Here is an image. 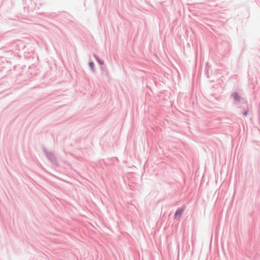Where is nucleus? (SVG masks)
I'll return each instance as SVG.
<instances>
[{
    "instance_id": "nucleus-1",
    "label": "nucleus",
    "mask_w": 260,
    "mask_h": 260,
    "mask_svg": "<svg viewBox=\"0 0 260 260\" xmlns=\"http://www.w3.org/2000/svg\"><path fill=\"white\" fill-rule=\"evenodd\" d=\"M14 47L15 48V50H11L10 52L13 53L14 55L16 57H21L23 56L24 58L29 59L34 58L35 54L31 52H26L27 46L25 43L21 40H17L14 43Z\"/></svg>"
},
{
    "instance_id": "nucleus-2",
    "label": "nucleus",
    "mask_w": 260,
    "mask_h": 260,
    "mask_svg": "<svg viewBox=\"0 0 260 260\" xmlns=\"http://www.w3.org/2000/svg\"><path fill=\"white\" fill-rule=\"evenodd\" d=\"M42 149L46 157L51 162V164L56 167L58 166V164L56 160L54 154L52 152L48 151L44 146H42Z\"/></svg>"
},
{
    "instance_id": "nucleus-3",
    "label": "nucleus",
    "mask_w": 260,
    "mask_h": 260,
    "mask_svg": "<svg viewBox=\"0 0 260 260\" xmlns=\"http://www.w3.org/2000/svg\"><path fill=\"white\" fill-rule=\"evenodd\" d=\"M24 6L23 9L24 11H26L27 13L29 12L34 11L36 8V4L32 0H29L28 3H26L25 0H23Z\"/></svg>"
},
{
    "instance_id": "nucleus-4",
    "label": "nucleus",
    "mask_w": 260,
    "mask_h": 260,
    "mask_svg": "<svg viewBox=\"0 0 260 260\" xmlns=\"http://www.w3.org/2000/svg\"><path fill=\"white\" fill-rule=\"evenodd\" d=\"M231 97L233 98L234 100L237 102H239L241 100V96L237 92H234L231 94Z\"/></svg>"
},
{
    "instance_id": "nucleus-5",
    "label": "nucleus",
    "mask_w": 260,
    "mask_h": 260,
    "mask_svg": "<svg viewBox=\"0 0 260 260\" xmlns=\"http://www.w3.org/2000/svg\"><path fill=\"white\" fill-rule=\"evenodd\" d=\"M100 69L102 71V75H103L107 77L109 76L108 70L106 67L101 66L100 67Z\"/></svg>"
},
{
    "instance_id": "nucleus-6",
    "label": "nucleus",
    "mask_w": 260,
    "mask_h": 260,
    "mask_svg": "<svg viewBox=\"0 0 260 260\" xmlns=\"http://www.w3.org/2000/svg\"><path fill=\"white\" fill-rule=\"evenodd\" d=\"M184 210V208H178L175 213V217H177V216H181Z\"/></svg>"
},
{
    "instance_id": "nucleus-7",
    "label": "nucleus",
    "mask_w": 260,
    "mask_h": 260,
    "mask_svg": "<svg viewBox=\"0 0 260 260\" xmlns=\"http://www.w3.org/2000/svg\"><path fill=\"white\" fill-rule=\"evenodd\" d=\"M93 57L100 65H103L104 64V61L101 59L98 55L95 54H93Z\"/></svg>"
},
{
    "instance_id": "nucleus-8",
    "label": "nucleus",
    "mask_w": 260,
    "mask_h": 260,
    "mask_svg": "<svg viewBox=\"0 0 260 260\" xmlns=\"http://www.w3.org/2000/svg\"><path fill=\"white\" fill-rule=\"evenodd\" d=\"M88 66L90 68L92 72L94 73L95 72V69L94 67V63L93 61H90L88 63Z\"/></svg>"
},
{
    "instance_id": "nucleus-9",
    "label": "nucleus",
    "mask_w": 260,
    "mask_h": 260,
    "mask_svg": "<svg viewBox=\"0 0 260 260\" xmlns=\"http://www.w3.org/2000/svg\"><path fill=\"white\" fill-rule=\"evenodd\" d=\"M208 63L207 62L206 63V67L205 68V70H204V72H205V75L208 77V78H209V73H208V69H207V66H208Z\"/></svg>"
},
{
    "instance_id": "nucleus-10",
    "label": "nucleus",
    "mask_w": 260,
    "mask_h": 260,
    "mask_svg": "<svg viewBox=\"0 0 260 260\" xmlns=\"http://www.w3.org/2000/svg\"><path fill=\"white\" fill-rule=\"evenodd\" d=\"M248 111L247 110H244L242 113L243 116H246L248 115Z\"/></svg>"
},
{
    "instance_id": "nucleus-11",
    "label": "nucleus",
    "mask_w": 260,
    "mask_h": 260,
    "mask_svg": "<svg viewBox=\"0 0 260 260\" xmlns=\"http://www.w3.org/2000/svg\"><path fill=\"white\" fill-rule=\"evenodd\" d=\"M53 15H51L52 16H56L57 15L55 14L54 13H52Z\"/></svg>"
},
{
    "instance_id": "nucleus-12",
    "label": "nucleus",
    "mask_w": 260,
    "mask_h": 260,
    "mask_svg": "<svg viewBox=\"0 0 260 260\" xmlns=\"http://www.w3.org/2000/svg\"><path fill=\"white\" fill-rule=\"evenodd\" d=\"M225 43L226 45H227L228 46L229 45L228 43H226V42H224Z\"/></svg>"
}]
</instances>
